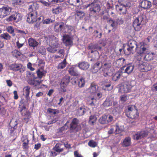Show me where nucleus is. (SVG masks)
<instances>
[{
	"mask_svg": "<svg viewBox=\"0 0 157 157\" xmlns=\"http://www.w3.org/2000/svg\"><path fill=\"white\" fill-rule=\"evenodd\" d=\"M132 81H125L120 87L119 91L121 93H127L129 92L133 86L131 83Z\"/></svg>",
	"mask_w": 157,
	"mask_h": 157,
	"instance_id": "obj_7",
	"label": "nucleus"
},
{
	"mask_svg": "<svg viewBox=\"0 0 157 157\" xmlns=\"http://www.w3.org/2000/svg\"><path fill=\"white\" fill-rule=\"evenodd\" d=\"M134 68L133 66L128 65L122 67L121 69V72L122 73H126L128 75L132 71Z\"/></svg>",
	"mask_w": 157,
	"mask_h": 157,
	"instance_id": "obj_16",
	"label": "nucleus"
},
{
	"mask_svg": "<svg viewBox=\"0 0 157 157\" xmlns=\"http://www.w3.org/2000/svg\"><path fill=\"white\" fill-rule=\"evenodd\" d=\"M78 114L79 116H82L83 115L86 111V109L84 107L82 106L79 107L77 110Z\"/></svg>",
	"mask_w": 157,
	"mask_h": 157,
	"instance_id": "obj_34",
	"label": "nucleus"
},
{
	"mask_svg": "<svg viewBox=\"0 0 157 157\" xmlns=\"http://www.w3.org/2000/svg\"><path fill=\"white\" fill-rule=\"evenodd\" d=\"M32 64L30 63H29L27 65V67L31 71H33L34 68L32 67Z\"/></svg>",
	"mask_w": 157,
	"mask_h": 157,
	"instance_id": "obj_61",
	"label": "nucleus"
},
{
	"mask_svg": "<svg viewBox=\"0 0 157 157\" xmlns=\"http://www.w3.org/2000/svg\"><path fill=\"white\" fill-rule=\"evenodd\" d=\"M123 130V128L122 127L120 128L119 126L117 125L116 128V131L115 133L117 134L121 132Z\"/></svg>",
	"mask_w": 157,
	"mask_h": 157,
	"instance_id": "obj_46",
	"label": "nucleus"
},
{
	"mask_svg": "<svg viewBox=\"0 0 157 157\" xmlns=\"http://www.w3.org/2000/svg\"><path fill=\"white\" fill-rule=\"evenodd\" d=\"M107 119V116L106 115H103L100 118L99 121L100 123L102 124H107L106 120Z\"/></svg>",
	"mask_w": 157,
	"mask_h": 157,
	"instance_id": "obj_36",
	"label": "nucleus"
},
{
	"mask_svg": "<svg viewBox=\"0 0 157 157\" xmlns=\"http://www.w3.org/2000/svg\"><path fill=\"white\" fill-rule=\"evenodd\" d=\"M149 49L147 53L142 54H146L144 57V59L147 61H150L153 59V54L152 53H149Z\"/></svg>",
	"mask_w": 157,
	"mask_h": 157,
	"instance_id": "obj_30",
	"label": "nucleus"
},
{
	"mask_svg": "<svg viewBox=\"0 0 157 157\" xmlns=\"http://www.w3.org/2000/svg\"><path fill=\"white\" fill-rule=\"evenodd\" d=\"M46 73V71L43 70L41 68L38 69L36 71L37 77L40 79L45 76Z\"/></svg>",
	"mask_w": 157,
	"mask_h": 157,
	"instance_id": "obj_25",
	"label": "nucleus"
},
{
	"mask_svg": "<svg viewBox=\"0 0 157 157\" xmlns=\"http://www.w3.org/2000/svg\"><path fill=\"white\" fill-rule=\"evenodd\" d=\"M128 98V96L125 94L123 95L120 97V100L123 102L126 101Z\"/></svg>",
	"mask_w": 157,
	"mask_h": 157,
	"instance_id": "obj_45",
	"label": "nucleus"
},
{
	"mask_svg": "<svg viewBox=\"0 0 157 157\" xmlns=\"http://www.w3.org/2000/svg\"><path fill=\"white\" fill-rule=\"evenodd\" d=\"M48 111L49 112L51 113L52 114H56V113H58V111L56 110L55 109H48Z\"/></svg>",
	"mask_w": 157,
	"mask_h": 157,
	"instance_id": "obj_55",
	"label": "nucleus"
},
{
	"mask_svg": "<svg viewBox=\"0 0 157 157\" xmlns=\"http://www.w3.org/2000/svg\"><path fill=\"white\" fill-rule=\"evenodd\" d=\"M147 134V132L145 131L138 132L133 135V138L134 140H138L146 136Z\"/></svg>",
	"mask_w": 157,
	"mask_h": 157,
	"instance_id": "obj_14",
	"label": "nucleus"
},
{
	"mask_svg": "<svg viewBox=\"0 0 157 157\" xmlns=\"http://www.w3.org/2000/svg\"><path fill=\"white\" fill-rule=\"evenodd\" d=\"M64 29V25L63 23L59 22L56 23L54 26V29L56 32L63 31Z\"/></svg>",
	"mask_w": 157,
	"mask_h": 157,
	"instance_id": "obj_19",
	"label": "nucleus"
},
{
	"mask_svg": "<svg viewBox=\"0 0 157 157\" xmlns=\"http://www.w3.org/2000/svg\"><path fill=\"white\" fill-rule=\"evenodd\" d=\"M90 102L89 104L91 106L94 105V103L96 101V99H95L94 98H91L90 100Z\"/></svg>",
	"mask_w": 157,
	"mask_h": 157,
	"instance_id": "obj_57",
	"label": "nucleus"
},
{
	"mask_svg": "<svg viewBox=\"0 0 157 157\" xmlns=\"http://www.w3.org/2000/svg\"><path fill=\"white\" fill-rule=\"evenodd\" d=\"M112 102L113 101L112 99H106L104 102L103 105L105 107H108L112 105Z\"/></svg>",
	"mask_w": 157,
	"mask_h": 157,
	"instance_id": "obj_38",
	"label": "nucleus"
},
{
	"mask_svg": "<svg viewBox=\"0 0 157 157\" xmlns=\"http://www.w3.org/2000/svg\"><path fill=\"white\" fill-rule=\"evenodd\" d=\"M23 146L24 148H28V146L29 142L28 140L26 139L23 141Z\"/></svg>",
	"mask_w": 157,
	"mask_h": 157,
	"instance_id": "obj_50",
	"label": "nucleus"
},
{
	"mask_svg": "<svg viewBox=\"0 0 157 157\" xmlns=\"http://www.w3.org/2000/svg\"><path fill=\"white\" fill-rule=\"evenodd\" d=\"M64 0H48L50 2L52 3H56L59 2H61L63 1Z\"/></svg>",
	"mask_w": 157,
	"mask_h": 157,
	"instance_id": "obj_60",
	"label": "nucleus"
},
{
	"mask_svg": "<svg viewBox=\"0 0 157 157\" xmlns=\"http://www.w3.org/2000/svg\"><path fill=\"white\" fill-rule=\"evenodd\" d=\"M45 49L43 47H42L39 50V52L42 55L44 54L45 53Z\"/></svg>",
	"mask_w": 157,
	"mask_h": 157,
	"instance_id": "obj_62",
	"label": "nucleus"
},
{
	"mask_svg": "<svg viewBox=\"0 0 157 157\" xmlns=\"http://www.w3.org/2000/svg\"><path fill=\"white\" fill-rule=\"evenodd\" d=\"M109 22L110 23H111V26L114 28L117 24L120 25L123 24L124 23V21L122 18L119 17L116 19V21H114L112 20L111 19L109 20Z\"/></svg>",
	"mask_w": 157,
	"mask_h": 157,
	"instance_id": "obj_21",
	"label": "nucleus"
},
{
	"mask_svg": "<svg viewBox=\"0 0 157 157\" xmlns=\"http://www.w3.org/2000/svg\"><path fill=\"white\" fill-rule=\"evenodd\" d=\"M88 49H90L91 50V53H93L94 51L93 50L94 49H96L99 51L101 52L102 51V49L101 46H99L98 44H94L92 45H90L88 47Z\"/></svg>",
	"mask_w": 157,
	"mask_h": 157,
	"instance_id": "obj_27",
	"label": "nucleus"
},
{
	"mask_svg": "<svg viewBox=\"0 0 157 157\" xmlns=\"http://www.w3.org/2000/svg\"><path fill=\"white\" fill-rule=\"evenodd\" d=\"M40 2L43 5H44L45 6H49L50 5V4L44 0H41L40 1Z\"/></svg>",
	"mask_w": 157,
	"mask_h": 157,
	"instance_id": "obj_64",
	"label": "nucleus"
},
{
	"mask_svg": "<svg viewBox=\"0 0 157 157\" xmlns=\"http://www.w3.org/2000/svg\"><path fill=\"white\" fill-rule=\"evenodd\" d=\"M42 81V80H36L35 79H29L28 81V82L29 84L32 85L37 88L38 89L40 87V86Z\"/></svg>",
	"mask_w": 157,
	"mask_h": 157,
	"instance_id": "obj_18",
	"label": "nucleus"
},
{
	"mask_svg": "<svg viewBox=\"0 0 157 157\" xmlns=\"http://www.w3.org/2000/svg\"><path fill=\"white\" fill-rule=\"evenodd\" d=\"M14 17H15V21L18 22L21 19L22 17L20 13H15L14 14Z\"/></svg>",
	"mask_w": 157,
	"mask_h": 157,
	"instance_id": "obj_44",
	"label": "nucleus"
},
{
	"mask_svg": "<svg viewBox=\"0 0 157 157\" xmlns=\"http://www.w3.org/2000/svg\"><path fill=\"white\" fill-rule=\"evenodd\" d=\"M30 13L27 15V21L29 23L33 24L36 20L37 14L34 8L33 4L30 5L29 8Z\"/></svg>",
	"mask_w": 157,
	"mask_h": 157,
	"instance_id": "obj_2",
	"label": "nucleus"
},
{
	"mask_svg": "<svg viewBox=\"0 0 157 157\" xmlns=\"http://www.w3.org/2000/svg\"><path fill=\"white\" fill-rule=\"evenodd\" d=\"M131 144V139L129 137L126 138L123 143L122 145L124 147H127Z\"/></svg>",
	"mask_w": 157,
	"mask_h": 157,
	"instance_id": "obj_32",
	"label": "nucleus"
},
{
	"mask_svg": "<svg viewBox=\"0 0 157 157\" xmlns=\"http://www.w3.org/2000/svg\"><path fill=\"white\" fill-rule=\"evenodd\" d=\"M57 152L54 148L53 150L51 152L50 155L53 156H55L57 155Z\"/></svg>",
	"mask_w": 157,
	"mask_h": 157,
	"instance_id": "obj_63",
	"label": "nucleus"
},
{
	"mask_svg": "<svg viewBox=\"0 0 157 157\" xmlns=\"http://www.w3.org/2000/svg\"><path fill=\"white\" fill-rule=\"evenodd\" d=\"M67 64L66 59H64L63 61L59 63L57 66L58 69H62L66 67Z\"/></svg>",
	"mask_w": 157,
	"mask_h": 157,
	"instance_id": "obj_31",
	"label": "nucleus"
},
{
	"mask_svg": "<svg viewBox=\"0 0 157 157\" xmlns=\"http://www.w3.org/2000/svg\"><path fill=\"white\" fill-rule=\"evenodd\" d=\"M19 110L22 115L24 116V119L25 122L27 123L31 118L30 113L27 110L26 107L24 105H20Z\"/></svg>",
	"mask_w": 157,
	"mask_h": 157,
	"instance_id": "obj_6",
	"label": "nucleus"
},
{
	"mask_svg": "<svg viewBox=\"0 0 157 157\" xmlns=\"http://www.w3.org/2000/svg\"><path fill=\"white\" fill-rule=\"evenodd\" d=\"M11 10L10 7L4 6L0 8V18H3L9 15Z\"/></svg>",
	"mask_w": 157,
	"mask_h": 157,
	"instance_id": "obj_10",
	"label": "nucleus"
},
{
	"mask_svg": "<svg viewBox=\"0 0 157 157\" xmlns=\"http://www.w3.org/2000/svg\"><path fill=\"white\" fill-rule=\"evenodd\" d=\"M75 15L79 18H83L85 15V13L83 11H76V12Z\"/></svg>",
	"mask_w": 157,
	"mask_h": 157,
	"instance_id": "obj_39",
	"label": "nucleus"
},
{
	"mask_svg": "<svg viewBox=\"0 0 157 157\" xmlns=\"http://www.w3.org/2000/svg\"><path fill=\"white\" fill-rule=\"evenodd\" d=\"M30 87L29 86H26L24 87L23 89V93L24 95L27 100L29 101L30 100L29 94L30 93Z\"/></svg>",
	"mask_w": 157,
	"mask_h": 157,
	"instance_id": "obj_20",
	"label": "nucleus"
},
{
	"mask_svg": "<svg viewBox=\"0 0 157 157\" xmlns=\"http://www.w3.org/2000/svg\"><path fill=\"white\" fill-rule=\"evenodd\" d=\"M97 117L94 115H91L90 116L89 119V122L91 125H93L94 123L96 122Z\"/></svg>",
	"mask_w": 157,
	"mask_h": 157,
	"instance_id": "obj_33",
	"label": "nucleus"
},
{
	"mask_svg": "<svg viewBox=\"0 0 157 157\" xmlns=\"http://www.w3.org/2000/svg\"><path fill=\"white\" fill-rule=\"evenodd\" d=\"M128 46L131 49L135 47V50L137 53L140 56L142 54L146 53L148 52V49L144 43H140L137 44L136 42L134 40H130L128 43Z\"/></svg>",
	"mask_w": 157,
	"mask_h": 157,
	"instance_id": "obj_1",
	"label": "nucleus"
},
{
	"mask_svg": "<svg viewBox=\"0 0 157 157\" xmlns=\"http://www.w3.org/2000/svg\"><path fill=\"white\" fill-rule=\"evenodd\" d=\"M12 53H13V55L16 57L20 56L21 54V52L16 50H15L13 51L12 52Z\"/></svg>",
	"mask_w": 157,
	"mask_h": 157,
	"instance_id": "obj_51",
	"label": "nucleus"
},
{
	"mask_svg": "<svg viewBox=\"0 0 157 157\" xmlns=\"http://www.w3.org/2000/svg\"><path fill=\"white\" fill-rule=\"evenodd\" d=\"M144 15L139 16L135 19L133 23V26L136 31H139L144 24Z\"/></svg>",
	"mask_w": 157,
	"mask_h": 157,
	"instance_id": "obj_4",
	"label": "nucleus"
},
{
	"mask_svg": "<svg viewBox=\"0 0 157 157\" xmlns=\"http://www.w3.org/2000/svg\"><path fill=\"white\" fill-rule=\"evenodd\" d=\"M86 7H89V11L90 14H97L101 9L100 5L95 2H92L87 4Z\"/></svg>",
	"mask_w": 157,
	"mask_h": 157,
	"instance_id": "obj_5",
	"label": "nucleus"
},
{
	"mask_svg": "<svg viewBox=\"0 0 157 157\" xmlns=\"http://www.w3.org/2000/svg\"><path fill=\"white\" fill-rule=\"evenodd\" d=\"M68 72L70 74L72 75L77 76L78 73L76 68L74 67H71L68 70Z\"/></svg>",
	"mask_w": 157,
	"mask_h": 157,
	"instance_id": "obj_29",
	"label": "nucleus"
},
{
	"mask_svg": "<svg viewBox=\"0 0 157 157\" xmlns=\"http://www.w3.org/2000/svg\"><path fill=\"white\" fill-rule=\"evenodd\" d=\"M63 43L66 46L71 45L72 44V40L71 37L68 35H63L62 38Z\"/></svg>",
	"mask_w": 157,
	"mask_h": 157,
	"instance_id": "obj_15",
	"label": "nucleus"
},
{
	"mask_svg": "<svg viewBox=\"0 0 157 157\" xmlns=\"http://www.w3.org/2000/svg\"><path fill=\"white\" fill-rule=\"evenodd\" d=\"M78 120L76 118H74L71 124L70 129L71 131H77L81 129L78 125Z\"/></svg>",
	"mask_w": 157,
	"mask_h": 157,
	"instance_id": "obj_11",
	"label": "nucleus"
},
{
	"mask_svg": "<svg viewBox=\"0 0 157 157\" xmlns=\"http://www.w3.org/2000/svg\"><path fill=\"white\" fill-rule=\"evenodd\" d=\"M110 67V65L109 63H105L103 66V71L104 76L107 77L111 75V74L109 71Z\"/></svg>",
	"mask_w": 157,
	"mask_h": 157,
	"instance_id": "obj_17",
	"label": "nucleus"
},
{
	"mask_svg": "<svg viewBox=\"0 0 157 157\" xmlns=\"http://www.w3.org/2000/svg\"><path fill=\"white\" fill-rule=\"evenodd\" d=\"M0 37L2 38L7 40H10L11 38V36L7 33L1 34Z\"/></svg>",
	"mask_w": 157,
	"mask_h": 157,
	"instance_id": "obj_42",
	"label": "nucleus"
},
{
	"mask_svg": "<svg viewBox=\"0 0 157 157\" xmlns=\"http://www.w3.org/2000/svg\"><path fill=\"white\" fill-rule=\"evenodd\" d=\"M62 8L61 7H58L52 9V13L55 14H58L62 11Z\"/></svg>",
	"mask_w": 157,
	"mask_h": 157,
	"instance_id": "obj_37",
	"label": "nucleus"
},
{
	"mask_svg": "<svg viewBox=\"0 0 157 157\" xmlns=\"http://www.w3.org/2000/svg\"><path fill=\"white\" fill-rule=\"evenodd\" d=\"M101 69V67H98L94 65L92 69V71L93 73H96Z\"/></svg>",
	"mask_w": 157,
	"mask_h": 157,
	"instance_id": "obj_49",
	"label": "nucleus"
},
{
	"mask_svg": "<svg viewBox=\"0 0 157 157\" xmlns=\"http://www.w3.org/2000/svg\"><path fill=\"white\" fill-rule=\"evenodd\" d=\"M90 65L87 62H83L78 64V67L81 70H86L89 67Z\"/></svg>",
	"mask_w": 157,
	"mask_h": 157,
	"instance_id": "obj_26",
	"label": "nucleus"
},
{
	"mask_svg": "<svg viewBox=\"0 0 157 157\" xmlns=\"http://www.w3.org/2000/svg\"><path fill=\"white\" fill-rule=\"evenodd\" d=\"M118 2L119 3L118 5H122L127 7L130 6V3L128 0H118Z\"/></svg>",
	"mask_w": 157,
	"mask_h": 157,
	"instance_id": "obj_35",
	"label": "nucleus"
},
{
	"mask_svg": "<svg viewBox=\"0 0 157 157\" xmlns=\"http://www.w3.org/2000/svg\"><path fill=\"white\" fill-rule=\"evenodd\" d=\"M63 147H65L68 148L71 147V146L70 145H67V146H66L65 144L58 143L56 145L54 149L57 152H62L63 151Z\"/></svg>",
	"mask_w": 157,
	"mask_h": 157,
	"instance_id": "obj_23",
	"label": "nucleus"
},
{
	"mask_svg": "<svg viewBox=\"0 0 157 157\" xmlns=\"http://www.w3.org/2000/svg\"><path fill=\"white\" fill-rule=\"evenodd\" d=\"M15 2L17 5H21L24 3V0H14Z\"/></svg>",
	"mask_w": 157,
	"mask_h": 157,
	"instance_id": "obj_58",
	"label": "nucleus"
},
{
	"mask_svg": "<svg viewBox=\"0 0 157 157\" xmlns=\"http://www.w3.org/2000/svg\"><path fill=\"white\" fill-rule=\"evenodd\" d=\"M54 21V20H52L50 18H47L44 20L43 22V23L44 24H49L53 22Z\"/></svg>",
	"mask_w": 157,
	"mask_h": 157,
	"instance_id": "obj_48",
	"label": "nucleus"
},
{
	"mask_svg": "<svg viewBox=\"0 0 157 157\" xmlns=\"http://www.w3.org/2000/svg\"><path fill=\"white\" fill-rule=\"evenodd\" d=\"M70 78L69 75H66L63 78L60 83L61 88L60 91L64 92L66 91V88L70 82Z\"/></svg>",
	"mask_w": 157,
	"mask_h": 157,
	"instance_id": "obj_8",
	"label": "nucleus"
},
{
	"mask_svg": "<svg viewBox=\"0 0 157 157\" xmlns=\"http://www.w3.org/2000/svg\"><path fill=\"white\" fill-rule=\"evenodd\" d=\"M107 119H106L107 123L111 122L113 120V117L111 115H109L107 116Z\"/></svg>",
	"mask_w": 157,
	"mask_h": 157,
	"instance_id": "obj_53",
	"label": "nucleus"
},
{
	"mask_svg": "<svg viewBox=\"0 0 157 157\" xmlns=\"http://www.w3.org/2000/svg\"><path fill=\"white\" fill-rule=\"evenodd\" d=\"M151 39V37L150 36H149V37H147V38H146L144 40V43H144V44L145 45L147 46L148 49V47L147 46V44H145L147 43H148L149 42Z\"/></svg>",
	"mask_w": 157,
	"mask_h": 157,
	"instance_id": "obj_56",
	"label": "nucleus"
},
{
	"mask_svg": "<svg viewBox=\"0 0 157 157\" xmlns=\"http://www.w3.org/2000/svg\"><path fill=\"white\" fill-rule=\"evenodd\" d=\"M88 145L90 147H94L97 146V144L96 142L92 140L89 142Z\"/></svg>",
	"mask_w": 157,
	"mask_h": 157,
	"instance_id": "obj_47",
	"label": "nucleus"
},
{
	"mask_svg": "<svg viewBox=\"0 0 157 157\" xmlns=\"http://www.w3.org/2000/svg\"><path fill=\"white\" fill-rule=\"evenodd\" d=\"M10 70L14 71H19L20 72H23L25 70L24 67L21 64H13L10 65Z\"/></svg>",
	"mask_w": 157,
	"mask_h": 157,
	"instance_id": "obj_12",
	"label": "nucleus"
},
{
	"mask_svg": "<svg viewBox=\"0 0 157 157\" xmlns=\"http://www.w3.org/2000/svg\"><path fill=\"white\" fill-rule=\"evenodd\" d=\"M106 7L108 9H112L113 7V5L110 1L107 3Z\"/></svg>",
	"mask_w": 157,
	"mask_h": 157,
	"instance_id": "obj_52",
	"label": "nucleus"
},
{
	"mask_svg": "<svg viewBox=\"0 0 157 157\" xmlns=\"http://www.w3.org/2000/svg\"><path fill=\"white\" fill-rule=\"evenodd\" d=\"M141 7L144 9H148L151 6V2L148 0H142L140 3Z\"/></svg>",
	"mask_w": 157,
	"mask_h": 157,
	"instance_id": "obj_22",
	"label": "nucleus"
},
{
	"mask_svg": "<svg viewBox=\"0 0 157 157\" xmlns=\"http://www.w3.org/2000/svg\"><path fill=\"white\" fill-rule=\"evenodd\" d=\"M15 17L14 14L10 16L9 18L7 19L6 21H15Z\"/></svg>",
	"mask_w": 157,
	"mask_h": 157,
	"instance_id": "obj_54",
	"label": "nucleus"
},
{
	"mask_svg": "<svg viewBox=\"0 0 157 157\" xmlns=\"http://www.w3.org/2000/svg\"><path fill=\"white\" fill-rule=\"evenodd\" d=\"M121 76V74L119 72H117L113 75L112 79L113 81H116L120 79Z\"/></svg>",
	"mask_w": 157,
	"mask_h": 157,
	"instance_id": "obj_40",
	"label": "nucleus"
},
{
	"mask_svg": "<svg viewBox=\"0 0 157 157\" xmlns=\"http://www.w3.org/2000/svg\"><path fill=\"white\" fill-rule=\"evenodd\" d=\"M133 49H131L128 46L126 48H124V51L126 55H128L131 53H132Z\"/></svg>",
	"mask_w": 157,
	"mask_h": 157,
	"instance_id": "obj_41",
	"label": "nucleus"
},
{
	"mask_svg": "<svg viewBox=\"0 0 157 157\" xmlns=\"http://www.w3.org/2000/svg\"><path fill=\"white\" fill-rule=\"evenodd\" d=\"M7 30L8 32L10 33H12L14 32V29L11 26H9L7 28Z\"/></svg>",
	"mask_w": 157,
	"mask_h": 157,
	"instance_id": "obj_59",
	"label": "nucleus"
},
{
	"mask_svg": "<svg viewBox=\"0 0 157 157\" xmlns=\"http://www.w3.org/2000/svg\"><path fill=\"white\" fill-rule=\"evenodd\" d=\"M98 88V86L94 83H92L87 90L92 94H94L97 91Z\"/></svg>",
	"mask_w": 157,
	"mask_h": 157,
	"instance_id": "obj_24",
	"label": "nucleus"
},
{
	"mask_svg": "<svg viewBox=\"0 0 157 157\" xmlns=\"http://www.w3.org/2000/svg\"><path fill=\"white\" fill-rule=\"evenodd\" d=\"M85 84V81L83 78L82 77L78 82V86L80 87H82L84 86Z\"/></svg>",
	"mask_w": 157,
	"mask_h": 157,
	"instance_id": "obj_43",
	"label": "nucleus"
},
{
	"mask_svg": "<svg viewBox=\"0 0 157 157\" xmlns=\"http://www.w3.org/2000/svg\"><path fill=\"white\" fill-rule=\"evenodd\" d=\"M28 43L30 46L35 47L37 46L38 43L33 38H30L28 40Z\"/></svg>",
	"mask_w": 157,
	"mask_h": 157,
	"instance_id": "obj_28",
	"label": "nucleus"
},
{
	"mask_svg": "<svg viewBox=\"0 0 157 157\" xmlns=\"http://www.w3.org/2000/svg\"><path fill=\"white\" fill-rule=\"evenodd\" d=\"M57 39L53 37L52 39H50L49 46L47 48L49 52L54 53L59 48V45Z\"/></svg>",
	"mask_w": 157,
	"mask_h": 157,
	"instance_id": "obj_3",
	"label": "nucleus"
},
{
	"mask_svg": "<svg viewBox=\"0 0 157 157\" xmlns=\"http://www.w3.org/2000/svg\"><path fill=\"white\" fill-rule=\"evenodd\" d=\"M129 7L122 5H116V9L120 15H124L127 13V9Z\"/></svg>",
	"mask_w": 157,
	"mask_h": 157,
	"instance_id": "obj_13",
	"label": "nucleus"
},
{
	"mask_svg": "<svg viewBox=\"0 0 157 157\" xmlns=\"http://www.w3.org/2000/svg\"><path fill=\"white\" fill-rule=\"evenodd\" d=\"M127 113L130 114V116H128V117L132 118H136L139 116L137 110L134 106H128Z\"/></svg>",
	"mask_w": 157,
	"mask_h": 157,
	"instance_id": "obj_9",
	"label": "nucleus"
}]
</instances>
